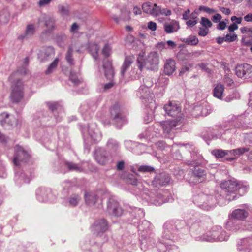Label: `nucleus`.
<instances>
[{
    "label": "nucleus",
    "instance_id": "nucleus-10",
    "mask_svg": "<svg viewBox=\"0 0 252 252\" xmlns=\"http://www.w3.org/2000/svg\"><path fill=\"white\" fill-rule=\"evenodd\" d=\"M217 230H213L211 235L212 237L209 241H225L227 240L229 236L226 234L225 231L222 230L221 227H217Z\"/></svg>",
    "mask_w": 252,
    "mask_h": 252
},
{
    "label": "nucleus",
    "instance_id": "nucleus-26",
    "mask_svg": "<svg viewBox=\"0 0 252 252\" xmlns=\"http://www.w3.org/2000/svg\"><path fill=\"white\" fill-rule=\"evenodd\" d=\"M58 12L63 17H66L70 15V7L66 4H59L58 6Z\"/></svg>",
    "mask_w": 252,
    "mask_h": 252
},
{
    "label": "nucleus",
    "instance_id": "nucleus-59",
    "mask_svg": "<svg viewBox=\"0 0 252 252\" xmlns=\"http://www.w3.org/2000/svg\"><path fill=\"white\" fill-rule=\"evenodd\" d=\"M70 80L74 85H78L80 82L77 78L74 77L72 74L70 75Z\"/></svg>",
    "mask_w": 252,
    "mask_h": 252
},
{
    "label": "nucleus",
    "instance_id": "nucleus-37",
    "mask_svg": "<svg viewBox=\"0 0 252 252\" xmlns=\"http://www.w3.org/2000/svg\"><path fill=\"white\" fill-rule=\"evenodd\" d=\"M150 10V15L155 17L158 16V12H159V6H158L157 4L152 3Z\"/></svg>",
    "mask_w": 252,
    "mask_h": 252
},
{
    "label": "nucleus",
    "instance_id": "nucleus-2",
    "mask_svg": "<svg viewBox=\"0 0 252 252\" xmlns=\"http://www.w3.org/2000/svg\"><path fill=\"white\" fill-rule=\"evenodd\" d=\"M138 68L142 71L143 68L155 70L158 68L159 57L156 52H150L145 59L142 56H139L137 59Z\"/></svg>",
    "mask_w": 252,
    "mask_h": 252
},
{
    "label": "nucleus",
    "instance_id": "nucleus-12",
    "mask_svg": "<svg viewBox=\"0 0 252 252\" xmlns=\"http://www.w3.org/2000/svg\"><path fill=\"white\" fill-rule=\"evenodd\" d=\"M111 115L116 122L124 123L125 122V118L122 114L120 106L118 104H115L112 108Z\"/></svg>",
    "mask_w": 252,
    "mask_h": 252
},
{
    "label": "nucleus",
    "instance_id": "nucleus-48",
    "mask_svg": "<svg viewBox=\"0 0 252 252\" xmlns=\"http://www.w3.org/2000/svg\"><path fill=\"white\" fill-rule=\"evenodd\" d=\"M240 31L242 33H246L249 35L252 34V27H242L240 28Z\"/></svg>",
    "mask_w": 252,
    "mask_h": 252
},
{
    "label": "nucleus",
    "instance_id": "nucleus-20",
    "mask_svg": "<svg viewBox=\"0 0 252 252\" xmlns=\"http://www.w3.org/2000/svg\"><path fill=\"white\" fill-rule=\"evenodd\" d=\"M103 68L105 71V77L107 79H112L113 78L114 72L111 62L108 60L106 61L103 64Z\"/></svg>",
    "mask_w": 252,
    "mask_h": 252
},
{
    "label": "nucleus",
    "instance_id": "nucleus-56",
    "mask_svg": "<svg viewBox=\"0 0 252 252\" xmlns=\"http://www.w3.org/2000/svg\"><path fill=\"white\" fill-rule=\"evenodd\" d=\"M197 23V21L196 20H189L186 22V25L189 27H192L195 25Z\"/></svg>",
    "mask_w": 252,
    "mask_h": 252
},
{
    "label": "nucleus",
    "instance_id": "nucleus-19",
    "mask_svg": "<svg viewBox=\"0 0 252 252\" xmlns=\"http://www.w3.org/2000/svg\"><path fill=\"white\" fill-rule=\"evenodd\" d=\"M93 229L97 233L104 232L108 229L107 222L104 219L98 220L94 224Z\"/></svg>",
    "mask_w": 252,
    "mask_h": 252
},
{
    "label": "nucleus",
    "instance_id": "nucleus-7",
    "mask_svg": "<svg viewBox=\"0 0 252 252\" xmlns=\"http://www.w3.org/2000/svg\"><path fill=\"white\" fill-rule=\"evenodd\" d=\"M166 113L171 117H176L180 114L181 108L175 102H169L164 106Z\"/></svg>",
    "mask_w": 252,
    "mask_h": 252
},
{
    "label": "nucleus",
    "instance_id": "nucleus-44",
    "mask_svg": "<svg viewBox=\"0 0 252 252\" xmlns=\"http://www.w3.org/2000/svg\"><path fill=\"white\" fill-rule=\"evenodd\" d=\"M225 41L226 42H233L237 39V36L236 34H227L225 36Z\"/></svg>",
    "mask_w": 252,
    "mask_h": 252
},
{
    "label": "nucleus",
    "instance_id": "nucleus-45",
    "mask_svg": "<svg viewBox=\"0 0 252 252\" xmlns=\"http://www.w3.org/2000/svg\"><path fill=\"white\" fill-rule=\"evenodd\" d=\"M154 170L153 167L148 165L141 166L138 168L139 171L143 172H152Z\"/></svg>",
    "mask_w": 252,
    "mask_h": 252
},
{
    "label": "nucleus",
    "instance_id": "nucleus-54",
    "mask_svg": "<svg viewBox=\"0 0 252 252\" xmlns=\"http://www.w3.org/2000/svg\"><path fill=\"white\" fill-rule=\"evenodd\" d=\"M224 81L229 86H231L233 83V80L227 75H225L224 78Z\"/></svg>",
    "mask_w": 252,
    "mask_h": 252
},
{
    "label": "nucleus",
    "instance_id": "nucleus-43",
    "mask_svg": "<svg viewBox=\"0 0 252 252\" xmlns=\"http://www.w3.org/2000/svg\"><path fill=\"white\" fill-rule=\"evenodd\" d=\"M111 48L110 46L106 44L104 45L103 49H102V54L105 57H108L110 56L111 54Z\"/></svg>",
    "mask_w": 252,
    "mask_h": 252
},
{
    "label": "nucleus",
    "instance_id": "nucleus-3",
    "mask_svg": "<svg viewBox=\"0 0 252 252\" xmlns=\"http://www.w3.org/2000/svg\"><path fill=\"white\" fill-rule=\"evenodd\" d=\"M220 186L221 188L224 189L227 192L226 195V199L228 201H232L239 197V196L235 192L238 190L240 193V190L245 191V187H241V185L235 180H230L222 182Z\"/></svg>",
    "mask_w": 252,
    "mask_h": 252
},
{
    "label": "nucleus",
    "instance_id": "nucleus-57",
    "mask_svg": "<svg viewBox=\"0 0 252 252\" xmlns=\"http://www.w3.org/2000/svg\"><path fill=\"white\" fill-rule=\"evenodd\" d=\"M220 10L225 15H229L230 13V10L229 8H225L224 7H220Z\"/></svg>",
    "mask_w": 252,
    "mask_h": 252
},
{
    "label": "nucleus",
    "instance_id": "nucleus-28",
    "mask_svg": "<svg viewBox=\"0 0 252 252\" xmlns=\"http://www.w3.org/2000/svg\"><path fill=\"white\" fill-rule=\"evenodd\" d=\"M181 40L189 45H196L199 42L198 38L194 35H190L187 38H182Z\"/></svg>",
    "mask_w": 252,
    "mask_h": 252
},
{
    "label": "nucleus",
    "instance_id": "nucleus-31",
    "mask_svg": "<svg viewBox=\"0 0 252 252\" xmlns=\"http://www.w3.org/2000/svg\"><path fill=\"white\" fill-rule=\"evenodd\" d=\"M72 55L73 49L71 47H69L65 55V59L70 65L74 64V59L72 58Z\"/></svg>",
    "mask_w": 252,
    "mask_h": 252
},
{
    "label": "nucleus",
    "instance_id": "nucleus-23",
    "mask_svg": "<svg viewBox=\"0 0 252 252\" xmlns=\"http://www.w3.org/2000/svg\"><path fill=\"white\" fill-rule=\"evenodd\" d=\"M170 181V177L168 175L161 174L156 177L155 183L156 186H163L167 184Z\"/></svg>",
    "mask_w": 252,
    "mask_h": 252
},
{
    "label": "nucleus",
    "instance_id": "nucleus-15",
    "mask_svg": "<svg viewBox=\"0 0 252 252\" xmlns=\"http://www.w3.org/2000/svg\"><path fill=\"white\" fill-rule=\"evenodd\" d=\"M176 70V63L172 59L166 60L164 65V73L167 75H170Z\"/></svg>",
    "mask_w": 252,
    "mask_h": 252
},
{
    "label": "nucleus",
    "instance_id": "nucleus-63",
    "mask_svg": "<svg viewBox=\"0 0 252 252\" xmlns=\"http://www.w3.org/2000/svg\"><path fill=\"white\" fill-rule=\"evenodd\" d=\"M47 104L49 108L52 111H53L54 109L57 108V104L56 103L49 102Z\"/></svg>",
    "mask_w": 252,
    "mask_h": 252
},
{
    "label": "nucleus",
    "instance_id": "nucleus-21",
    "mask_svg": "<svg viewBox=\"0 0 252 252\" xmlns=\"http://www.w3.org/2000/svg\"><path fill=\"white\" fill-rule=\"evenodd\" d=\"M248 212L244 209H237L234 210L231 213L232 218L240 220H243L248 216Z\"/></svg>",
    "mask_w": 252,
    "mask_h": 252
},
{
    "label": "nucleus",
    "instance_id": "nucleus-11",
    "mask_svg": "<svg viewBox=\"0 0 252 252\" xmlns=\"http://www.w3.org/2000/svg\"><path fill=\"white\" fill-rule=\"evenodd\" d=\"M107 211L109 214L115 216H120L123 214V210L119 203L113 200L108 202Z\"/></svg>",
    "mask_w": 252,
    "mask_h": 252
},
{
    "label": "nucleus",
    "instance_id": "nucleus-35",
    "mask_svg": "<svg viewBox=\"0 0 252 252\" xmlns=\"http://www.w3.org/2000/svg\"><path fill=\"white\" fill-rule=\"evenodd\" d=\"M59 58H56L54 61L49 65L47 69L45 71V73L46 74H49L51 73L53 70L56 68L57 64L59 62Z\"/></svg>",
    "mask_w": 252,
    "mask_h": 252
},
{
    "label": "nucleus",
    "instance_id": "nucleus-41",
    "mask_svg": "<svg viewBox=\"0 0 252 252\" xmlns=\"http://www.w3.org/2000/svg\"><path fill=\"white\" fill-rule=\"evenodd\" d=\"M89 133L90 135L91 138L95 141H98L100 140L101 138V135L97 132H93L90 130H89Z\"/></svg>",
    "mask_w": 252,
    "mask_h": 252
},
{
    "label": "nucleus",
    "instance_id": "nucleus-36",
    "mask_svg": "<svg viewBox=\"0 0 252 252\" xmlns=\"http://www.w3.org/2000/svg\"><path fill=\"white\" fill-rule=\"evenodd\" d=\"M226 228L232 232H236L240 229V226L238 223L228 222L226 224Z\"/></svg>",
    "mask_w": 252,
    "mask_h": 252
},
{
    "label": "nucleus",
    "instance_id": "nucleus-13",
    "mask_svg": "<svg viewBox=\"0 0 252 252\" xmlns=\"http://www.w3.org/2000/svg\"><path fill=\"white\" fill-rule=\"evenodd\" d=\"M134 59L133 55L126 56L125 57L123 63L120 68V74L122 77H124L125 73L134 62Z\"/></svg>",
    "mask_w": 252,
    "mask_h": 252
},
{
    "label": "nucleus",
    "instance_id": "nucleus-6",
    "mask_svg": "<svg viewBox=\"0 0 252 252\" xmlns=\"http://www.w3.org/2000/svg\"><path fill=\"white\" fill-rule=\"evenodd\" d=\"M0 122L4 128L10 129L14 125L15 119L13 116L3 112L0 114Z\"/></svg>",
    "mask_w": 252,
    "mask_h": 252
},
{
    "label": "nucleus",
    "instance_id": "nucleus-47",
    "mask_svg": "<svg viewBox=\"0 0 252 252\" xmlns=\"http://www.w3.org/2000/svg\"><path fill=\"white\" fill-rule=\"evenodd\" d=\"M199 9L200 11H204L209 14H212L216 12L215 10L204 6H200Z\"/></svg>",
    "mask_w": 252,
    "mask_h": 252
},
{
    "label": "nucleus",
    "instance_id": "nucleus-30",
    "mask_svg": "<svg viewBox=\"0 0 252 252\" xmlns=\"http://www.w3.org/2000/svg\"><path fill=\"white\" fill-rule=\"evenodd\" d=\"M248 148H239L236 149L228 151V153L235 156H238L249 151Z\"/></svg>",
    "mask_w": 252,
    "mask_h": 252
},
{
    "label": "nucleus",
    "instance_id": "nucleus-61",
    "mask_svg": "<svg viewBox=\"0 0 252 252\" xmlns=\"http://www.w3.org/2000/svg\"><path fill=\"white\" fill-rule=\"evenodd\" d=\"M238 27L236 25V23H233L232 24L230 25L228 27V30L229 32H233L235 30H237L238 29Z\"/></svg>",
    "mask_w": 252,
    "mask_h": 252
},
{
    "label": "nucleus",
    "instance_id": "nucleus-60",
    "mask_svg": "<svg viewBox=\"0 0 252 252\" xmlns=\"http://www.w3.org/2000/svg\"><path fill=\"white\" fill-rule=\"evenodd\" d=\"M189 13L190 10L189 9H187L185 12L183 14V19L185 20H187L189 18Z\"/></svg>",
    "mask_w": 252,
    "mask_h": 252
},
{
    "label": "nucleus",
    "instance_id": "nucleus-53",
    "mask_svg": "<svg viewBox=\"0 0 252 252\" xmlns=\"http://www.w3.org/2000/svg\"><path fill=\"white\" fill-rule=\"evenodd\" d=\"M79 29V26L76 23H74L72 24L70 31L72 33H76Z\"/></svg>",
    "mask_w": 252,
    "mask_h": 252
},
{
    "label": "nucleus",
    "instance_id": "nucleus-9",
    "mask_svg": "<svg viewBox=\"0 0 252 252\" xmlns=\"http://www.w3.org/2000/svg\"><path fill=\"white\" fill-rule=\"evenodd\" d=\"M139 92L140 97L145 100V103H149V104H154L155 101L153 100V94L150 91L149 89L147 87H141L139 88Z\"/></svg>",
    "mask_w": 252,
    "mask_h": 252
},
{
    "label": "nucleus",
    "instance_id": "nucleus-51",
    "mask_svg": "<svg viewBox=\"0 0 252 252\" xmlns=\"http://www.w3.org/2000/svg\"><path fill=\"white\" fill-rule=\"evenodd\" d=\"M52 0H40L38 2V5L39 7H44L48 5Z\"/></svg>",
    "mask_w": 252,
    "mask_h": 252
},
{
    "label": "nucleus",
    "instance_id": "nucleus-18",
    "mask_svg": "<svg viewBox=\"0 0 252 252\" xmlns=\"http://www.w3.org/2000/svg\"><path fill=\"white\" fill-rule=\"evenodd\" d=\"M94 156L96 161L100 164L104 165L107 161V157L106 155V152L101 149L96 150Z\"/></svg>",
    "mask_w": 252,
    "mask_h": 252
},
{
    "label": "nucleus",
    "instance_id": "nucleus-64",
    "mask_svg": "<svg viewBox=\"0 0 252 252\" xmlns=\"http://www.w3.org/2000/svg\"><path fill=\"white\" fill-rule=\"evenodd\" d=\"M244 19L246 22H252V14H248L244 16Z\"/></svg>",
    "mask_w": 252,
    "mask_h": 252
},
{
    "label": "nucleus",
    "instance_id": "nucleus-29",
    "mask_svg": "<svg viewBox=\"0 0 252 252\" xmlns=\"http://www.w3.org/2000/svg\"><path fill=\"white\" fill-rule=\"evenodd\" d=\"M89 50L93 57L96 60L98 58V53L99 50V47L96 44H90L89 46Z\"/></svg>",
    "mask_w": 252,
    "mask_h": 252
},
{
    "label": "nucleus",
    "instance_id": "nucleus-62",
    "mask_svg": "<svg viewBox=\"0 0 252 252\" xmlns=\"http://www.w3.org/2000/svg\"><path fill=\"white\" fill-rule=\"evenodd\" d=\"M231 20L232 21H235L236 24H240L242 21V18L237 17L235 16H233L231 17Z\"/></svg>",
    "mask_w": 252,
    "mask_h": 252
},
{
    "label": "nucleus",
    "instance_id": "nucleus-16",
    "mask_svg": "<svg viewBox=\"0 0 252 252\" xmlns=\"http://www.w3.org/2000/svg\"><path fill=\"white\" fill-rule=\"evenodd\" d=\"M180 29L179 22L176 20H172L169 23L164 24V29L166 33L170 34L177 32Z\"/></svg>",
    "mask_w": 252,
    "mask_h": 252
},
{
    "label": "nucleus",
    "instance_id": "nucleus-52",
    "mask_svg": "<svg viewBox=\"0 0 252 252\" xmlns=\"http://www.w3.org/2000/svg\"><path fill=\"white\" fill-rule=\"evenodd\" d=\"M207 199H209V200L212 199L213 197L212 196H208L207 195L202 194L200 196H198L196 199V201H198V200L200 201H204L205 200H207Z\"/></svg>",
    "mask_w": 252,
    "mask_h": 252
},
{
    "label": "nucleus",
    "instance_id": "nucleus-42",
    "mask_svg": "<svg viewBox=\"0 0 252 252\" xmlns=\"http://www.w3.org/2000/svg\"><path fill=\"white\" fill-rule=\"evenodd\" d=\"M152 3H151L150 2H147L143 4L142 6V9L143 11L147 13L148 14H150V9L152 6Z\"/></svg>",
    "mask_w": 252,
    "mask_h": 252
},
{
    "label": "nucleus",
    "instance_id": "nucleus-27",
    "mask_svg": "<svg viewBox=\"0 0 252 252\" xmlns=\"http://www.w3.org/2000/svg\"><path fill=\"white\" fill-rule=\"evenodd\" d=\"M84 197L86 203L89 206L94 204L97 199V196L92 193H86Z\"/></svg>",
    "mask_w": 252,
    "mask_h": 252
},
{
    "label": "nucleus",
    "instance_id": "nucleus-24",
    "mask_svg": "<svg viewBox=\"0 0 252 252\" xmlns=\"http://www.w3.org/2000/svg\"><path fill=\"white\" fill-rule=\"evenodd\" d=\"M224 90V85L220 83H218L213 90V95L219 99H221Z\"/></svg>",
    "mask_w": 252,
    "mask_h": 252
},
{
    "label": "nucleus",
    "instance_id": "nucleus-25",
    "mask_svg": "<svg viewBox=\"0 0 252 252\" xmlns=\"http://www.w3.org/2000/svg\"><path fill=\"white\" fill-rule=\"evenodd\" d=\"M54 54V50L51 47H47L43 48L39 54V57L42 60L46 59L47 57L53 56Z\"/></svg>",
    "mask_w": 252,
    "mask_h": 252
},
{
    "label": "nucleus",
    "instance_id": "nucleus-1",
    "mask_svg": "<svg viewBox=\"0 0 252 252\" xmlns=\"http://www.w3.org/2000/svg\"><path fill=\"white\" fill-rule=\"evenodd\" d=\"M19 75L18 71L13 73L9 78L12 83L10 99L14 103L19 102L24 95L23 84L18 77Z\"/></svg>",
    "mask_w": 252,
    "mask_h": 252
},
{
    "label": "nucleus",
    "instance_id": "nucleus-50",
    "mask_svg": "<svg viewBox=\"0 0 252 252\" xmlns=\"http://www.w3.org/2000/svg\"><path fill=\"white\" fill-rule=\"evenodd\" d=\"M148 28L152 31H155L157 29V24L153 21H150L148 23Z\"/></svg>",
    "mask_w": 252,
    "mask_h": 252
},
{
    "label": "nucleus",
    "instance_id": "nucleus-14",
    "mask_svg": "<svg viewBox=\"0 0 252 252\" xmlns=\"http://www.w3.org/2000/svg\"><path fill=\"white\" fill-rule=\"evenodd\" d=\"M176 120H167L160 123V125L165 134L170 135V133L177 126Z\"/></svg>",
    "mask_w": 252,
    "mask_h": 252
},
{
    "label": "nucleus",
    "instance_id": "nucleus-4",
    "mask_svg": "<svg viewBox=\"0 0 252 252\" xmlns=\"http://www.w3.org/2000/svg\"><path fill=\"white\" fill-rule=\"evenodd\" d=\"M235 73L240 78H250L252 76V66L248 64L238 65L235 68Z\"/></svg>",
    "mask_w": 252,
    "mask_h": 252
},
{
    "label": "nucleus",
    "instance_id": "nucleus-55",
    "mask_svg": "<svg viewBox=\"0 0 252 252\" xmlns=\"http://www.w3.org/2000/svg\"><path fill=\"white\" fill-rule=\"evenodd\" d=\"M222 18V17L220 14H216L213 15L212 17V20L214 23H217L220 21Z\"/></svg>",
    "mask_w": 252,
    "mask_h": 252
},
{
    "label": "nucleus",
    "instance_id": "nucleus-32",
    "mask_svg": "<svg viewBox=\"0 0 252 252\" xmlns=\"http://www.w3.org/2000/svg\"><path fill=\"white\" fill-rule=\"evenodd\" d=\"M131 12L126 7L121 10V17L124 21H129L130 19Z\"/></svg>",
    "mask_w": 252,
    "mask_h": 252
},
{
    "label": "nucleus",
    "instance_id": "nucleus-17",
    "mask_svg": "<svg viewBox=\"0 0 252 252\" xmlns=\"http://www.w3.org/2000/svg\"><path fill=\"white\" fill-rule=\"evenodd\" d=\"M240 251L252 248V237H248L239 240L237 244Z\"/></svg>",
    "mask_w": 252,
    "mask_h": 252
},
{
    "label": "nucleus",
    "instance_id": "nucleus-49",
    "mask_svg": "<svg viewBox=\"0 0 252 252\" xmlns=\"http://www.w3.org/2000/svg\"><path fill=\"white\" fill-rule=\"evenodd\" d=\"M209 32V30L206 28H200L198 34L201 36H205L208 34Z\"/></svg>",
    "mask_w": 252,
    "mask_h": 252
},
{
    "label": "nucleus",
    "instance_id": "nucleus-22",
    "mask_svg": "<svg viewBox=\"0 0 252 252\" xmlns=\"http://www.w3.org/2000/svg\"><path fill=\"white\" fill-rule=\"evenodd\" d=\"M205 171L201 169H196L193 172V181L195 183L203 182L205 179Z\"/></svg>",
    "mask_w": 252,
    "mask_h": 252
},
{
    "label": "nucleus",
    "instance_id": "nucleus-58",
    "mask_svg": "<svg viewBox=\"0 0 252 252\" xmlns=\"http://www.w3.org/2000/svg\"><path fill=\"white\" fill-rule=\"evenodd\" d=\"M226 27V23L224 21H220L219 23L217 28L219 30H223L225 29Z\"/></svg>",
    "mask_w": 252,
    "mask_h": 252
},
{
    "label": "nucleus",
    "instance_id": "nucleus-8",
    "mask_svg": "<svg viewBox=\"0 0 252 252\" xmlns=\"http://www.w3.org/2000/svg\"><path fill=\"white\" fill-rule=\"evenodd\" d=\"M43 21L47 29L44 30L41 34V37L46 34H49L55 29V20L54 18L51 16H44L43 18Z\"/></svg>",
    "mask_w": 252,
    "mask_h": 252
},
{
    "label": "nucleus",
    "instance_id": "nucleus-5",
    "mask_svg": "<svg viewBox=\"0 0 252 252\" xmlns=\"http://www.w3.org/2000/svg\"><path fill=\"white\" fill-rule=\"evenodd\" d=\"M29 158L28 154L19 145L15 147V155L13 159L15 165L18 166L21 162H25Z\"/></svg>",
    "mask_w": 252,
    "mask_h": 252
},
{
    "label": "nucleus",
    "instance_id": "nucleus-38",
    "mask_svg": "<svg viewBox=\"0 0 252 252\" xmlns=\"http://www.w3.org/2000/svg\"><path fill=\"white\" fill-rule=\"evenodd\" d=\"M80 197L76 194L72 195L69 200V203L70 206H76L79 201H80Z\"/></svg>",
    "mask_w": 252,
    "mask_h": 252
},
{
    "label": "nucleus",
    "instance_id": "nucleus-46",
    "mask_svg": "<svg viewBox=\"0 0 252 252\" xmlns=\"http://www.w3.org/2000/svg\"><path fill=\"white\" fill-rule=\"evenodd\" d=\"M171 11L167 8L161 9L159 6V12H158V16L160 15L165 16H170L171 15Z\"/></svg>",
    "mask_w": 252,
    "mask_h": 252
},
{
    "label": "nucleus",
    "instance_id": "nucleus-33",
    "mask_svg": "<svg viewBox=\"0 0 252 252\" xmlns=\"http://www.w3.org/2000/svg\"><path fill=\"white\" fill-rule=\"evenodd\" d=\"M228 153V151L220 149L214 150L212 154L217 158H223Z\"/></svg>",
    "mask_w": 252,
    "mask_h": 252
},
{
    "label": "nucleus",
    "instance_id": "nucleus-39",
    "mask_svg": "<svg viewBox=\"0 0 252 252\" xmlns=\"http://www.w3.org/2000/svg\"><path fill=\"white\" fill-rule=\"evenodd\" d=\"M200 23L204 28L208 29L212 26V23L211 21L208 18L205 17L201 18Z\"/></svg>",
    "mask_w": 252,
    "mask_h": 252
},
{
    "label": "nucleus",
    "instance_id": "nucleus-34",
    "mask_svg": "<svg viewBox=\"0 0 252 252\" xmlns=\"http://www.w3.org/2000/svg\"><path fill=\"white\" fill-rule=\"evenodd\" d=\"M35 29L34 25L28 24L25 31V36L28 37L33 35L35 33Z\"/></svg>",
    "mask_w": 252,
    "mask_h": 252
},
{
    "label": "nucleus",
    "instance_id": "nucleus-40",
    "mask_svg": "<svg viewBox=\"0 0 252 252\" xmlns=\"http://www.w3.org/2000/svg\"><path fill=\"white\" fill-rule=\"evenodd\" d=\"M65 166L70 170L79 171L80 170V168L78 166L77 164L72 162H66L65 163Z\"/></svg>",
    "mask_w": 252,
    "mask_h": 252
}]
</instances>
